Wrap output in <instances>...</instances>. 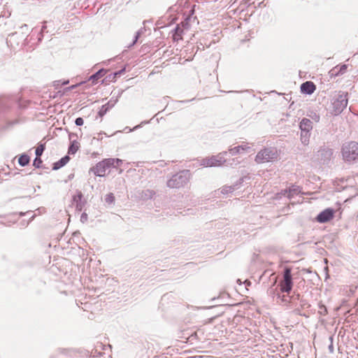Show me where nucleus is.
I'll return each mask as SVG.
<instances>
[{"label":"nucleus","mask_w":358,"mask_h":358,"mask_svg":"<svg viewBox=\"0 0 358 358\" xmlns=\"http://www.w3.org/2000/svg\"><path fill=\"white\" fill-rule=\"evenodd\" d=\"M75 124L76 126H82L84 124V120L82 117H77L75 120Z\"/></svg>","instance_id":"obj_36"},{"label":"nucleus","mask_w":358,"mask_h":358,"mask_svg":"<svg viewBox=\"0 0 358 358\" xmlns=\"http://www.w3.org/2000/svg\"><path fill=\"white\" fill-rule=\"evenodd\" d=\"M280 194H281L282 195H284V196H286V195L287 196V193H285V189H284V190H282V191H281V192H280Z\"/></svg>","instance_id":"obj_46"},{"label":"nucleus","mask_w":358,"mask_h":358,"mask_svg":"<svg viewBox=\"0 0 358 358\" xmlns=\"http://www.w3.org/2000/svg\"><path fill=\"white\" fill-rule=\"evenodd\" d=\"M107 73V70L104 69H101L98 71H96L95 73L92 74L89 80H91L92 83H96L99 79L102 78L105 76V74Z\"/></svg>","instance_id":"obj_20"},{"label":"nucleus","mask_w":358,"mask_h":358,"mask_svg":"<svg viewBox=\"0 0 358 358\" xmlns=\"http://www.w3.org/2000/svg\"><path fill=\"white\" fill-rule=\"evenodd\" d=\"M348 94L342 91L335 95L331 101L332 111L331 114L338 115L341 114L347 107L348 103Z\"/></svg>","instance_id":"obj_1"},{"label":"nucleus","mask_w":358,"mask_h":358,"mask_svg":"<svg viewBox=\"0 0 358 358\" xmlns=\"http://www.w3.org/2000/svg\"><path fill=\"white\" fill-rule=\"evenodd\" d=\"M105 201L108 204H110V205L113 204L115 202L114 194L113 193H109V194H106V196L105 197Z\"/></svg>","instance_id":"obj_28"},{"label":"nucleus","mask_w":358,"mask_h":358,"mask_svg":"<svg viewBox=\"0 0 358 358\" xmlns=\"http://www.w3.org/2000/svg\"><path fill=\"white\" fill-rule=\"evenodd\" d=\"M43 163V161L41 158V157H36L34 162H33V165L36 167V168H40L41 164Z\"/></svg>","instance_id":"obj_32"},{"label":"nucleus","mask_w":358,"mask_h":358,"mask_svg":"<svg viewBox=\"0 0 358 358\" xmlns=\"http://www.w3.org/2000/svg\"><path fill=\"white\" fill-rule=\"evenodd\" d=\"M155 192L153 190L146 189L142 192L141 197L143 199H152Z\"/></svg>","instance_id":"obj_25"},{"label":"nucleus","mask_w":358,"mask_h":358,"mask_svg":"<svg viewBox=\"0 0 358 358\" xmlns=\"http://www.w3.org/2000/svg\"><path fill=\"white\" fill-rule=\"evenodd\" d=\"M211 301L213 306H235L239 303V302H235L230 299L229 292H219L218 296H213Z\"/></svg>","instance_id":"obj_9"},{"label":"nucleus","mask_w":358,"mask_h":358,"mask_svg":"<svg viewBox=\"0 0 358 358\" xmlns=\"http://www.w3.org/2000/svg\"><path fill=\"white\" fill-rule=\"evenodd\" d=\"M192 264V262H190V263H187V265L188 266V265H190V264Z\"/></svg>","instance_id":"obj_52"},{"label":"nucleus","mask_w":358,"mask_h":358,"mask_svg":"<svg viewBox=\"0 0 358 358\" xmlns=\"http://www.w3.org/2000/svg\"><path fill=\"white\" fill-rule=\"evenodd\" d=\"M313 122L306 117L302 118L299 122V129L301 130L300 140L303 145L309 144L311 131L313 129Z\"/></svg>","instance_id":"obj_3"},{"label":"nucleus","mask_w":358,"mask_h":358,"mask_svg":"<svg viewBox=\"0 0 358 358\" xmlns=\"http://www.w3.org/2000/svg\"><path fill=\"white\" fill-rule=\"evenodd\" d=\"M296 292H274L273 298H275L278 303H282L285 305L287 303H295L299 300V294H295Z\"/></svg>","instance_id":"obj_7"},{"label":"nucleus","mask_w":358,"mask_h":358,"mask_svg":"<svg viewBox=\"0 0 358 358\" xmlns=\"http://www.w3.org/2000/svg\"><path fill=\"white\" fill-rule=\"evenodd\" d=\"M250 148L247 144H242L241 145L230 148L229 152L231 155H236L243 152L248 151Z\"/></svg>","instance_id":"obj_17"},{"label":"nucleus","mask_w":358,"mask_h":358,"mask_svg":"<svg viewBox=\"0 0 358 358\" xmlns=\"http://www.w3.org/2000/svg\"><path fill=\"white\" fill-rule=\"evenodd\" d=\"M70 160V157L69 155H65L62 158H61L59 161L55 162L52 166L53 170H58L62 167L64 166Z\"/></svg>","instance_id":"obj_19"},{"label":"nucleus","mask_w":358,"mask_h":358,"mask_svg":"<svg viewBox=\"0 0 358 358\" xmlns=\"http://www.w3.org/2000/svg\"><path fill=\"white\" fill-rule=\"evenodd\" d=\"M300 89L301 93L310 95L315 91L316 86L312 81H306L301 85Z\"/></svg>","instance_id":"obj_14"},{"label":"nucleus","mask_w":358,"mask_h":358,"mask_svg":"<svg viewBox=\"0 0 358 358\" xmlns=\"http://www.w3.org/2000/svg\"><path fill=\"white\" fill-rule=\"evenodd\" d=\"M343 156L345 160L352 162L358 158V143L351 141L343 145L342 148Z\"/></svg>","instance_id":"obj_4"},{"label":"nucleus","mask_w":358,"mask_h":358,"mask_svg":"<svg viewBox=\"0 0 358 358\" xmlns=\"http://www.w3.org/2000/svg\"><path fill=\"white\" fill-rule=\"evenodd\" d=\"M348 66L346 64H342L341 66H338V69L341 75L344 74L346 72Z\"/></svg>","instance_id":"obj_35"},{"label":"nucleus","mask_w":358,"mask_h":358,"mask_svg":"<svg viewBox=\"0 0 358 358\" xmlns=\"http://www.w3.org/2000/svg\"><path fill=\"white\" fill-rule=\"evenodd\" d=\"M30 161L29 157L27 154H22L18 159V163L21 166H27Z\"/></svg>","instance_id":"obj_23"},{"label":"nucleus","mask_w":358,"mask_h":358,"mask_svg":"<svg viewBox=\"0 0 358 358\" xmlns=\"http://www.w3.org/2000/svg\"><path fill=\"white\" fill-rule=\"evenodd\" d=\"M243 181V178H240L239 183H241Z\"/></svg>","instance_id":"obj_49"},{"label":"nucleus","mask_w":358,"mask_h":358,"mask_svg":"<svg viewBox=\"0 0 358 358\" xmlns=\"http://www.w3.org/2000/svg\"><path fill=\"white\" fill-rule=\"evenodd\" d=\"M320 312L321 314H324V315L327 313V308H326V307L324 306H321L320 307Z\"/></svg>","instance_id":"obj_41"},{"label":"nucleus","mask_w":358,"mask_h":358,"mask_svg":"<svg viewBox=\"0 0 358 358\" xmlns=\"http://www.w3.org/2000/svg\"><path fill=\"white\" fill-rule=\"evenodd\" d=\"M68 83H69V80H66V81H64V82L62 83V85H66V84H68Z\"/></svg>","instance_id":"obj_47"},{"label":"nucleus","mask_w":358,"mask_h":358,"mask_svg":"<svg viewBox=\"0 0 358 358\" xmlns=\"http://www.w3.org/2000/svg\"><path fill=\"white\" fill-rule=\"evenodd\" d=\"M125 71V68L113 73V79H116L117 77H120Z\"/></svg>","instance_id":"obj_34"},{"label":"nucleus","mask_w":358,"mask_h":358,"mask_svg":"<svg viewBox=\"0 0 358 358\" xmlns=\"http://www.w3.org/2000/svg\"><path fill=\"white\" fill-rule=\"evenodd\" d=\"M329 340L331 341V343L330 345H329L328 348H329V351L330 353H333L334 352V346H333V337L332 336H330L329 337Z\"/></svg>","instance_id":"obj_39"},{"label":"nucleus","mask_w":358,"mask_h":358,"mask_svg":"<svg viewBox=\"0 0 358 358\" xmlns=\"http://www.w3.org/2000/svg\"><path fill=\"white\" fill-rule=\"evenodd\" d=\"M189 171H181L174 175L167 181L166 185L169 188L179 189L184 187L189 180Z\"/></svg>","instance_id":"obj_2"},{"label":"nucleus","mask_w":358,"mask_h":358,"mask_svg":"<svg viewBox=\"0 0 358 358\" xmlns=\"http://www.w3.org/2000/svg\"><path fill=\"white\" fill-rule=\"evenodd\" d=\"M72 201L75 204L77 211H82L86 203V201L84 199L83 194L80 191H77V194L73 196Z\"/></svg>","instance_id":"obj_13"},{"label":"nucleus","mask_w":358,"mask_h":358,"mask_svg":"<svg viewBox=\"0 0 358 358\" xmlns=\"http://www.w3.org/2000/svg\"><path fill=\"white\" fill-rule=\"evenodd\" d=\"M243 283L245 284V289H246V291H248V286L251 285V282L249 281L248 280H246L244 281Z\"/></svg>","instance_id":"obj_42"},{"label":"nucleus","mask_w":358,"mask_h":358,"mask_svg":"<svg viewBox=\"0 0 358 358\" xmlns=\"http://www.w3.org/2000/svg\"><path fill=\"white\" fill-rule=\"evenodd\" d=\"M184 29L180 27V24H177L175 29L173 30V39L175 41H178L182 39V34Z\"/></svg>","instance_id":"obj_21"},{"label":"nucleus","mask_w":358,"mask_h":358,"mask_svg":"<svg viewBox=\"0 0 358 358\" xmlns=\"http://www.w3.org/2000/svg\"><path fill=\"white\" fill-rule=\"evenodd\" d=\"M72 177H73V175H71V176H69V178H71Z\"/></svg>","instance_id":"obj_51"},{"label":"nucleus","mask_w":358,"mask_h":358,"mask_svg":"<svg viewBox=\"0 0 358 358\" xmlns=\"http://www.w3.org/2000/svg\"><path fill=\"white\" fill-rule=\"evenodd\" d=\"M227 154V152H223L217 155H213L209 158L203 159L201 161V165L206 167L221 166L224 163H227V160L224 159V155Z\"/></svg>","instance_id":"obj_6"},{"label":"nucleus","mask_w":358,"mask_h":358,"mask_svg":"<svg viewBox=\"0 0 358 358\" xmlns=\"http://www.w3.org/2000/svg\"><path fill=\"white\" fill-rule=\"evenodd\" d=\"M108 159L113 161L110 164L113 168H117L122 164V160L118 158H108Z\"/></svg>","instance_id":"obj_26"},{"label":"nucleus","mask_w":358,"mask_h":358,"mask_svg":"<svg viewBox=\"0 0 358 358\" xmlns=\"http://www.w3.org/2000/svg\"><path fill=\"white\" fill-rule=\"evenodd\" d=\"M106 79H107L108 81H115V79H113V73L109 74L106 76Z\"/></svg>","instance_id":"obj_43"},{"label":"nucleus","mask_w":358,"mask_h":358,"mask_svg":"<svg viewBox=\"0 0 358 358\" xmlns=\"http://www.w3.org/2000/svg\"><path fill=\"white\" fill-rule=\"evenodd\" d=\"M308 116L311 118L313 120H314L315 122H319L320 120V116L318 113L311 111L310 114L308 115Z\"/></svg>","instance_id":"obj_29"},{"label":"nucleus","mask_w":358,"mask_h":358,"mask_svg":"<svg viewBox=\"0 0 358 358\" xmlns=\"http://www.w3.org/2000/svg\"><path fill=\"white\" fill-rule=\"evenodd\" d=\"M142 33H143V29H139V30L136 33V35H135V36H134V41H133L132 43L130 45V46H129V47L133 46L134 45H135V44L137 43V41H138V40L139 37L141 36V35L142 34Z\"/></svg>","instance_id":"obj_33"},{"label":"nucleus","mask_w":358,"mask_h":358,"mask_svg":"<svg viewBox=\"0 0 358 358\" xmlns=\"http://www.w3.org/2000/svg\"><path fill=\"white\" fill-rule=\"evenodd\" d=\"M277 151L274 148H264L257 154L255 162L258 164H262L273 161L277 159Z\"/></svg>","instance_id":"obj_5"},{"label":"nucleus","mask_w":358,"mask_h":358,"mask_svg":"<svg viewBox=\"0 0 358 358\" xmlns=\"http://www.w3.org/2000/svg\"><path fill=\"white\" fill-rule=\"evenodd\" d=\"M285 192L287 193L288 199H291L295 195H298L301 193V188L297 185H292L289 189H285Z\"/></svg>","instance_id":"obj_18"},{"label":"nucleus","mask_w":358,"mask_h":358,"mask_svg":"<svg viewBox=\"0 0 358 358\" xmlns=\"http://www.w3.org/2000/svg\"><path fill=\"white\" fill-rule=\"evenodd\" d=\"M237 282L239 283L240 285H241V281L240 279H238L237 280Z\"/></svg>","instance_id":"obj_48"},{"label":"nucleus","mask_w":358,"mask_h":358,"mask_svg":"<svg viewBox=\"0 0 358 358\" xmlns=\"http://www.w3.org/2000/svg\"><path fill=\"white\" fill-rule=\"evenodd\" d=\"M192 19L191 15L187 16L183 21H182L179 24L184 29H188L189 28V22Z\"/></svg>","instance_id":"obj_24"},{"label":"nucleus","mask_w":358,"mask_h":358,"mask_svg":"<svg viewBox=\"0 0 358 358\" xmlns=\"http://www.w3.org/2000/svg\"><path fill=\"white\" fill-rule=\"evenodd\" d=\"M45 149V144H40L35 150L36 157H41Z\"/></svg>","instance_id":"obj_27"},{"label":"nucleus","mask_w":358,"mask_h":358,"mask_svg":"<svg viewBox=\"0 0 358 358\" xmlns=\"http://www.w3.org/2000/svg\"><path fill=\"white\" fill-rule=\"evenodd\" d=\"M232 162H233L232 163H230V165H232L233 164H234L235 165L239 164V161L236 160L235 159H233ZM228 164H229V163H227V165H228Z\"/></svg>","instance_id":"obj_45"},{"label":"nucleus","mask_w":358,"mask_h":358,"mask_svg":"<svg viewBox=\"0 0 358 358\" xmlns=\"http://www.w3.org/2000/svg\"><path fill=\"white\" fill-rule=\"evenodd\" d=\"M20 29L22 30V31H28V26L26 24H24L23 25H22L20 27Z\"/></svg>","instance_id":"obj_44"},{"label":"nucleus","mask_w":358,"mask_h":358,"mask_svg":"<svg viewBox=\"0 0 358 358\" xmlns=\"http://www.w3.org/2000/svg\"><path fill=\"white\" fill-rule=\"evenodd\" d=\"M280 291H292L293 281L292 276V268L286 266L283 270L282 279L280 280Z\"/></svg>","instance_id":"obj_8"},{"label":"nucleus","mask_w":358,"mask_h":358,"mask_svg":"<svg viewBox=\"0 0 358 358\" xmlns=\"http://www.w3.org/2000/svg\"><path fill=\"white\" fill-rule=\"evenodd\" d=\"M329 73H330V76L331 77H336V76H338L341 75L340 73V71H339V69H338V66H336L334 67L329 71Z\"/></svg>","instance_id":"obj_30"},{"label":"nucleus","mask_w":358,"mask_h":358,"mask_svg":"<svg viewBox=\"0 0 358 358\" xmlns=\"http://www.w3.org/2000/svg\"><path fill=\"white\" fill-rule=\"evenodd\" d=\"M87 219H88L87 214L86 213H83L80 216V222L83 223H85V222L87 221Z\"/></svg>","instance_id":"obj_37"},{"label":"nucleus","mask_w":358,"mask_h":358,"mask_svg":"<svg viewBox=\"0 0 358 358\" xmlns=\"http://www.w3.org/2000/svg\"><path fill=\"white\" fill-rule=\"evenodd\" d=\"M47 23H48L47 21L43 22V25H42V27H41V32H40L41 36L38 38L39 41L41 40V37L43 36V34L44 33H48V31L46 30V29H47Z\"/></svg>","instance_id":"obj_31"},{"label":"nucleus","mask_w":358,"mask_h":358,"mask_svg":"<svg viewBox=\"0 0 358 358\" xmlns=\"http://www.w3.org/2000/svg\"><path fill=\"white\" fill-rule=\"evenodd\" d=\"M318 152L321 157V160L323 161V164H326L330 160L333 155V150L329 148H321Z\"/></svg>","instance_id":"obj_16"},{"label":"nucleus","mask_w":358,"mask_h":358,"mask_svg":"<svg viewBox=\"0 0 358 358\" xmlns=\"http://www.w3.org/2000/svg\"><path fill=\"white\" fill-rule=\"evenodd\" d=\"M80 148V143L76 141L73 140L70 141V144L68 148L69 155H74Z\"/></svg>","instance_id":"obj_22"},{"label":"nucleus","mask_w":358,"mask_h":358,"mask_svg":"<svg viewBox=\"0 0 358 358\" xmlns=\"http://www.w3.org/2000/svg\"><path fill=\"white\" fill-rule=\"evenodd\" d=\"M334 213L335 211L333 208H327L320 212L317 215L315 220L319 223H326L333 219Z\"/></svg>","instance_id":"obj_11"},{"label":"nucleus","mask_w":358,"mask_h":358,"mask_svg":"<svg viewBox=\"0 0 358 358\" xmlns=\"http://www.w3.org/2000/svg\"><path fill=\"white\" fill-rule=\"evenodd\" d=\"M117 99L111 98L106 104L103 105L98 112V115L101 117L104 116L107 112L111 109L116 103Z\"/></svg>","instance_id":"obj_15"},{"label":"nucleus","mask_w":358,"mask_h":358,"mask_svg":"<svg viewBox=\"0 0 358 358\" xmlns=\"http://www.w3.org/2000/svg\"><path fill=\"white\" fill-rule=\"evenodd\" d=\"M17 96H0V109L5 110L10 108L13 104L17 102Z\"/></svg>","instance_id":"obj_12"},{"label":"nucleus","mask_w":358,"mask_h":358,"mask_svg":"<svg viewBox=\"0 0 358 358\" xmlns=\"http://www.w3.org/2000/svg\"><path fill=\"white\" fill-rule=\"evenodd\" d=\"M78 137V135L75 133H69V141H73V140H76V138Z\"/></svg>","instance_id":"obj_40"},{"label":"nucleus","mask_w":358,"mask_h":358,"mask_svg":"<svg viewBox=\"0 0 358 358\" xmlns=\"http://www.w3.org/2000/svg\"><path fill=\"white\" fill-rule=\"evenodd\" d=\"M72 177H73V175H71V176H69V178H71Z\"/></svg>","instance_id":"obj_50"},{"label":"nucleus","mask_w":358,"mask_h":358,"mask_svg":"<svg viewBox=\"0 0 358 358\" xmlns=\"http://www.w3.org/2000/svg\"><path fill=\"white\" fill-rule=\"evenodd\" d=\"M234 189H235V188H234V187H232V186L226 187L223 188V189H222V193H225V192L227 193V192H233Z\"/></svg>","instance_id":"obj_38"},{"label":"nucleus","mask_w":358,"mask_h":358,"mask_svg":"<svg viewBox=\"0 0 358 358\" xmlns=\"http://www.w3.org/2000/svg\"><path fill=\"white\" fill-rule=\"evenodd\" d=\"M110 162L112 161L109 160L108 158L104 159L90 168L89 171L90 173L92 172L96 176L103 177L105 176L106 171L111 168Z\"/></svg>","instance_id":"obj_10"}]
</instances>
